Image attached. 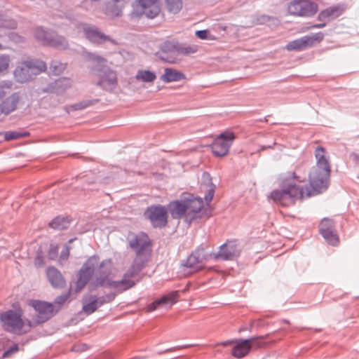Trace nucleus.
Wrapping results in <instances>:
<instances>
[{
  "instance_id": "nucleus-6",
  "label": "nucleus",
  "mask_w": 359,
  "mask_h": 359,
  "mask_svg": "<svg viewBox=\"0 0 359 359\" xmlns=\"http://www.w3.org/2000/svg\"><path fill=\"white\" fill-rule=\"evenodd\" d=\"M46 70L45 62L39 60L24 62L14 71V75L18 81L22 83L29 80L33 75H36Z\"/></svg>"
},
{
  "instance_id": "nucleus-36",
  "label": "nucleus",
  "mask_w": 359,
  "mask_h": 359,
  "mask_svg": "<svg viewBox=\"0 0 359 359\" xmlns=\"http://www.w3.org/2000/svg\"><path fill=\"white\" fill-rule=\"evenodd\" d=\"M66 64L54 62L50 68L54 74H59L66 69Z\"/></svg>"
},
{
  "instance_id": "nucleus-45",
  "label": "nucleus",
  "mask_w": 359,
  "mask_h": 359,
  "mask_svg": "<svg viewBox=\"0 0 359 359\" xmlns=\"http://www.w3.org/2000/svg\"><path fill=\"white\" fill-rule=\"evenodd\" d=\"M35 265L38 267H40L43 265V259L39 256H37L35 259Z\"/></svg>"
},
{
  "instance_id": "nucleus-32",
  "label": "nucleus",
  "mask_w": 359,
  "mask_h": 359,
  "mask_svg": "<svg viewBox=\"0 0 359 359\" xmlns=\"http://www.w3.org/2000/svg\"><path fill=\"white\" fill-rule=\"evenodd\" d=\"M68 224V222H67L65 219L62 217H56L50 223V226L53 229H63L67 228Z\"/></svg>"
},
{
  "instance_id": "nucleus-42",
  "label": "nucleus",
  "mask_w": 359,
  "mask_h": 359,
  "mask_svg": "<svg viewBox=\"0 0 359 359\" xmlns=\"http://www.w3.org/2000/svg\"><path fill=\"white\" fill-rule=\"evenodd\" d=\"M106 13L110 16L111 18L117 17L121 15V9H116V11H112L111 8H108L107 10Z\"/></svg>"
},
{
  "instance_id": "nucleus-12",
  "label": "nucleus",
  "mask_w": 359,
  "mask_h": 359,
  "mask_svg": "<svg viewBox=\"0 0 359 359\" xmlns=\"http://www.w3.org/2000/svg\"><path fill=\"white\" fill-rule=\"evenodd\" d=\"M98 263L99 259L96 256L90 257L84 263L78 273L75 288L76 292H80L86 285L90 278L92 277Z\"/></svg>"
},
{
  "instance_id": "nucleus-8",
  "label": "nucleus",
  "mask_w": 359,
  "mask_h": 359,
  "mask_svg": "<svg viewBox=\"0 0 359 359\" xmlns=\"http://www.w3.org/2000/svg\"><path fill=\"white\" fill-rule=\"evenodd\" d=\"M27 304L36 312V315L31 318L34 327L46 322L55 313V306L51 303L30 299L27 302Z\"/></svg>"
},
{
  "instance_id": "nucleus-39",
  "label": "nucleus",
  "mask_w": 359,
  "mask_h": 359,
  "mask_svg": "<svg viewBox=\"0 0 359 359\" xmlns=\"http://www.w3.org/2000/svg\"><path fill=\"white\" fill-rule=\"evenodd\" d=\"M88 58L90 60H91L95 63H97V64H102V63L105 62V61H106L104 58H103L99 55L93 54V53H89L88 55Z\"/></svg>"
},
{
  "instance_id": "nucleus-20",
  "label": "nucleus",
  "mask_w": 359,
  "mask_h": 359,
  "mask_svg": "<svg viewBox=\"0 0 359 359\" xmlns=\"http://www.w3.org/2000/svg\"><path fill=\"white\" fill-rule=\"evenodd\" d=\"M239 254L238 245L235 242L231 241L222 245L219 252L213 257L215 259L229 260L238 257Z\"/></svg>"
},
{
  "instance_id": "nucleus-24",
  "label": "nucleus",
  "mask_w": 359,
  "mask_h": 359,
  "mask_svg": "<svg viewBox=\"0 0 359 359\" xmlns=\"http://www.w3.org/2000/svg\"><path fill=\"white\" fill-rule=\"evenodd\" d=\"M315 156L316 159V164L313 168H318L320 169H326L331 171L330 164L327 156L325 149L322 147H318L315 151Z\"/></svg>"
},
{
  "instance_id": "nucleus-38",
  "label": "nucleus",
  "mask_w": 359,
  "mask_h": 359,
  "mask_svg": "<svg viewBox=\"0 0 359 359\" xmlns=\"http://www.w3.org/2000/svg\"><path fill=\"white\" fill-rule=\"evenodd\" d=\"M178 54H192L195 53L198 50V48L196 46H188L184 48H182L180 50H178Z\"/></svg>"
},
{
  "instance_id": "nucleus-21",
  "label": "nucleus",
  "mask_w": 359,
  "mask_h": 359,
  "mask_svg": "<svg viewBox=\"0 0 359 359\" xmlns=\"http://www.w3.org/2000/svg\"><path fill=\"white\" fill-rule=\"evenodd\" d=\"M5 95V92L0 88V113L8 114L16 109L19 102V96L13 94L3 100Z\"/></svg>"
},
{
  "instance_id": "nucleus-14",
  "label": "nucleus",
  "mask_w": 359,
  "mask_h": 359,
  "mask_svg": "<svg viewBox=\"0 0 359 359\" xmlns=\"http://www.w3.org/2000/svg\"><path fill=\"white\" fill-rule=\"evenodd\" d=\"M324 34L322 32L306 35L289 42L285 48L288 51H301L313 46L323 41Z\"/></svg>"
},
{
  "instance_id": "nucleus-49",
  "label": "nucleus",
  "mask_w": 359,
  "mask_h": 359,
  "mask_svg": "<svg viewBox=\"0 0 359 359\" xmlns=\"http://www.w3.org/2000/svg\"><path fill=\"white\" fill-rule=\"evenodd\" d=\"M1 48V45L0 44V49Z\"/></svg>"
},
{
  "instance_id": "nucleus-27",
  "label": "nucleus",
  "mask_w": 359,
  "mask_h": 359,
  "mask_svg": "<svg viewBox=\"0 0 359 359\" xmlns=\"http://www.w3.org/2000/svg\"><path fill=\"white\" fill-rule=\"evenodd\" d=\"M344 9L339 6H332L322 11L318 15L320 20L334 19L343 13Z\"/></svg>"
},
{
  "instance_id": "nucleus-35",
  "label": "nucleus",
  "mask_w": 359,
  "mask_h": 359,
  "mask_svg": "<svg viewBox=\"0 0 359 359\" xmlns=\"http://www.w3.org/2000/svg\"><path fill=\"white\" fill-rule=\"evenodd\" d=\"M69 299V294H64L57 297L54 302L55 312L63 305Z\"/></svg>"
},
{
  "instance_id": "nucleus-15",
  "label": "nucleus",
  "mask_w": 359,
  "mask_h": 359,
  "mask_svg": "<svg viewBox=\"0 0 359 359\" xmlns=\"http://www.w3.org/2000/svg\"><path fill=\"white\" fill-rule=\"evenodd\" d=\"M211 257L212 255L205 253L203 250H198L189 256L182 266L189 269L190 273H195L203 269L205 267V263Z\"/></svg>"
},
{
  "instance_id": "nucleus-25",
  "label": "nucleus",
  "mask_w": 359,
  "mask_h": 359,
  "mask_svg": "<svg viewBox=\"0 0 359 359\" xmlns=\"http://www.w3.org/2000/svg\"><path fill=\"white\" fill-rule=\"evenodd\" d=\"M186 79V76L181 72L172 69L165 68L161 79L165 83L176 82Z\"/></svg>"
},
{
  "instance_id": "nucleus-13",
  "label": "nucleus",
  "mask_w": 359,
  "mask_h": 359,
  "mask_svg": "<svg viewBox=\"0 0 359 359\" xmlns=\"http://www.w3.org/2000/svg\"><path fill=\"white\" fill-rule=\"evenodd\" d=\"M144 216L154 227H163L168 223V209L161 205L148 207L144 212Z\"/></svg>"
},
{
  "instance_id": "nucleus-48",
  "label": "nucleus",
  "mask_w": 359,
  "mask_h": 359,
  "mask_svg": "<svg viewBox=\"0 0 359 359\" xmlns=\"http://www.w3.org/2000/svg\"><path fill=\"white\" fill-rule=\"evenodd\" d=\"M86 107V105H81L80 104H76V109H83Z\"/></svg>"
},
{
  "instance_id": "nucleus-3",
  "label": "nucleus",
  "mask_w": 359,
  "mask_h": 359,
  "mask_svg": "<svg viewBox=\"0 0 359 359\" xmlns=\"http://www.w3.org/2000/svg\"><path fill=\"white\" fill-rule=\"evenodd\" d=\"M203 208L201 198L184 193L181 199L170 202L167 209L173 219L184 218L186 222H191L198 217Z\"/></svg>"
},
{
  "instance_id": "nucleus-9",
  "label": "nucleus",
  "mask_w": 359,
  "mask_h": 359,
  "mask_svg": "<svg viewBox=\"0 0 359 359\" xmlns=\"http://www.w3.org/2000/svg\"><path fill=\"white\" fill-rule=\"evenodd\" d=\"M235 139V133L229 130H226L215 137L210 146L213 154L217 157L226 156Z\"/></svg>"
},
{
  "instance_id": "nucleus-34",
  "label": "nucleus",
  "mask_w": 359,
  "mask_h": 359,
  "mask_svg": "<svg viewBox=\"0 0 359 359\" xmlns=\"http://www.w3.org/2000/svg\"><path fill=\"white\" fill-rule=\"evenodd\" d=\"M196 36L201 39H206L210 41L216 40V37L211 34L208 30H198L196 32Z\"/></svg>"
},
{
  "instance_id": "nucleus-30",
  "label": "nucleus",
  "mask_w": 359,
  "mask_h": 359,
  "mask_svg": "<svg viewBox=\"0 0 359 359\" xmlns=\"http://www.w3.org/2000/svg\"><path fill=\"white\" fill-rule=\"evenodd\" d=\"M165 8L171 14L178 13L182 8V0H165Z\"/></svg>"
},
{
  "instance_id": "nucleus-28",
  "label": "nucleus",
  "mask_w": 359,
  "mask_h": 359,
  "mask_svg": "<svg viewBox=\"0 0 359 359\" xmlns=\"http://www.w3.org/2000/svg\"><path fill=\"white\" fill-rule=\"evenodd\" d=\"M102 304V302H100L96 297L90 296L84 299L83 311L87 314H91L96 311L98 306Z\"/></svg>"
},
{
  "instance_id": "nucleus-1",
  "label": "nucleus",
  "mask_w": 359,
  "mask_h": 359,
  "mask_svg": "<svg viewBox=\"0 0 359 359\" xmlns=\"http://www.w3.org/2000/svg\"><path fill=\"white\" fill-rule=\"evenodd\" d=\"M300 168L292 173V178L284 179L280 184V189L273 190L269 198L274 203L283 206L290 207L295 204L297 200L318 194L328 187L330 171L326 169L312 168L309 174V185L300 186L296 184L301 182L299 175Z\"/></svg>"
},
{
  "instance_id": "nucleus-11",
  "label": "nucleus",
  "mask_w": 359,
  "mask_h": 359,
  "mask_svg": "<svg viewBox=\"0 0 359 359\" xmlns=\"http://www.w3.org/2000/svg\"><path fill=\"white\" fill-rule=\"evenodd\" d=\"M127 239L129 246L137 253V256L147 252L148 257H149L151 252V241L146 233L130 232L128 233Z\"/></svg>"
},
{
  "instance_id": "nucleus-46",
  "label": "nucleus",
  "mask_w": 359,
  "mask_h": 359,
  "mask_svg": "<svg viewBox=\"0 0 359 359\" xmlns=\"http://www.w3.org/2000/svg\"><path fill=\"white\" fill-rule=\"evenodd\" d=\"M10 38L11 40L14 41L15 42H19L20 41V36H19L18 34H13L12 33L10 36Z\"/></svg>"
},
{
  "instance_id": "nucleus-23",
  "label": "nucleus",
  "mask_w": 359,
  "mask_h": 359,
  "mask_svg": "<svg viewBox=\"0 0 359 359\" xmlns=\"http://www.w3.org/2000/svg\"><path fill=\"white\" fill-rule=\"evenodd\" d=\"M81 29L83 30L86 37L93 43H99L107 39V36L100 32L95 27L83 25Z\"/></svg>"
},
{
  "instance_id": "nucleus-31",
  "label": "nucleus",
  "mask_w": 359,
  "mask_h": 359,
  "mask_svg": "<svg viewBox=\"0 0 359 359\" xmlns=\"http://www.w3.org/2000/svg\"><path fill=\"white\" fill-rule=\"evenodd\" d=\"M203 179L205 182H207L205 186L206 188L207 194L205 196V200L207 203H210L214 196L215 192V188L213 184L210 182V177L209 174L208 173H203Z\"/></svg>"
},
{
  "instance_id": "nucleus-19",
  "label": "nucleus",
  "mask_w": 359,
  "mask_h": 359,
  "mask_svg": "<svg viewBox=\"0 0 359 359\" xmlns=\"http://www.w3.org/2000/svg\"><path fill=\"white\" fill-rule=\"evenodd\" d=\"M319 231L325 241L330 245H338L339 238L334 230V222L332 219H323L319 226Z\"/></svg>"
},
{
  "instance_id": "nucleus-29",
  "label": "nucleus",
  "mask_w": 359,
  "mask_h": 359,
  "mask_svg": "<svg viewBox=\"0 0 359 359\" xmlns=\"http://www.w3.org/2000/svg\"><path fill=\"white\" fill-rule=\"evenodd\" d=\"M135 79L145 83H152L156 79L155 72L149 70H139L137 71Z\"/></svg>"
},
{
  "instance_id": "nucleus-33",
  "label": "nucleus",
  "mask_w": 359,
  "mask_h": 359,
  "mask_svg": "<svg viewBox=\"0 0 359 359\" xmlns=\"http://www.w3.org/2000/svg\"><path fill=\"white\" fill-rule=\"evenodd\" d=\"M11 62L9 55H0V74H4L7 72Z\"/></svg>"
},
{
  "instance_id": "nucleus-22",
  "label": "nucleus",
  "mask_w": 359,
  "mask_h": 359,
  "mask_svg": "<svg viewBox=\"0 0 359 359\" xmlns=\"http://www.w3.org/2000/svg\"><path fill=\"white\" fill-rule=\"evenodd\" d=\"M178 49L172 42L166 41L161 45L158 55L162 60L175 63L177 61L176 56L178 55Z\"/></svg>"
},
{
  "instance_id": "nucleus-37",
  "label": "nucleus",
  "mask_w": 359,
  "mask_h": 359,
  "mask_svg": "<svg viewBox=\"0 0 359 359\" xmlns=\"http://www.w3.org/2000/svg\"><path fill=\"white\" fill-rule=\"evenodd\" d=\"M0 27L8 29H15L17 27V23L13 20H6L0 18Z\"/></svg>"
},
{
  "instance_id": "nucleus-47",
  "label": "nucleus",
  "mask_w": 359,
  "mask_h": 359,
  "mask_svg": "<svg viewBox=\"0 0 359 359\" xmlns=\"http://www.w3.org/2000/svg\"><path fill=\"white\" fill-rule=\"evenodd\" d=\"M325 26V24H317V25H313L311 27V28H322V27H324Z\"/></svg>"
},
{
  "instance_id": "nucleus-26",
  "label": "nucleus",
  "mask_w": 359,
  "mask_h": 359,
  "mask_svg": "<svg viewBox=\"0 0 359 359\" xmlns=\"http://www.w3.org/2000/svg\"><path fill=\"white\" fill-rule=\"evenodd\" d=\"M47 276L50 284L55 287H62L65 285V280L59 271L54 267L47 269Z\"/></svg>"
},
{
  "instance_id": "nucleus-40",
  "label": "nucleus",
  "mask_w": 359,
  "mask_h": 359,
  "mask_svg": "<svg viewBox=\"0 0 359 359\" xmlns=\"http://www.w3.org/2000/svg\"><path fill=\"white\" fill-rule=\"evenodd\" d=\"M57 252L58 247L57 245H51L48 251V257L50 259H54L57 257Z\"/></svg>"
},
{
  "instance_id": "nucleus-7",
  "label": "nucleus",
  "mask_w": 359,
  "mask_h": 359,
  "mask_svg": "<svg viewBox=\"0 0 359 359\" xmlns=\"http://www.w3.org/2000/svg\"><path fill=\"white\" fill-rule=\"evenodd\" d=\"M90 74L97 79V86L104 90H111L117 85L116 72L107 66H102L101 68L93 67L90 69Z\"/></svg>"
},
{
  "instance_id": "nucleus-16",
  "label": "nucleus",
  "mask_w": 359,
  "mask_h": 359,
  "mask_svg": "<svg viewBox=\"0 0 359 359\" xmlns=\"http://www.w3.org/2000/svg\"><path fill=\"white\" fill-rule=\"evenodd\" d=\"M35 38L43 45L50 46L57 48L65 49L68 43L61 36L48 34L42 28H37L34 32Z\"/></svg>"
},
{
  "instance_id": "nucleus-5",
  "label": "nucleus",
  "mask_w": 359,
  "mask_h": 359,
  "mask_svg": "<svg viewBox=\"0 0 359 359\" xmlns=\"http://www.w3.org/2000/svg\"><path fill=\"white\" fill-rule=\"evenodd\" d=\"M264 337H252L248 339H229L222 344L231 347V355L241 358L246 356L252 349L258 348L266 345Z\"/></svg>"
},
{
  "instance_id": "nucleus-17",
  "label": "nucleus",
  "mask_w": 359,
  "mask_h": 359,
  "mask_svg": "<svg viewBox=\"0 0 359 359\" xmlns=\"http://www.w3.org/2000/svg\"><path fill=\"white\" fill-rule=\"evenodd\" d=\"M161 8L158 0H139L135 10L132 13L133 17L144 14L148 18H154L160 13Z\"/></svg>"
},
{
  "instance_id": "nucleus-2",
  "label": "nucleus",
  "mask_w": 359,
  "mask_h": 359,
  "mask_svg": "<svg viewBox=\"0 0 359 359\" xmlns=\"http://www.w3.org/2000/svg\"><path fill=\"white\" fill-rule=\"evenodd\" d=\"M112 269L113 263L111 259L102 261L96 271L95 278L90 283V287L95 289L98 287H108L117 292H122L135 285L133 280L135 273L130 271L126 273L121 280H111L110 275Z\"/></svg>"
},
{
  "instance_id": "nucleus-41",
  "label": "nucleus",
  "mask_w": 359,
  "mask_h": 359,
  "mask_svg": "<svg viewBox=\"0 0 359 359\" xmlns=\"http://www.w3.org/2000/svg\"><path fill=\"white\" fill-rule=\"evenodd\" d=\"M18 350H19V348H18V345H14L10 349H8V351L4 352L3 357L4 358H9V357L12 356V355L14 353L18 352Z\"/></svg>"
},
{
  "instance_id": "nucleus-10",
  "label": "nucleus",
  "mask_w": 359,
  "mask_h": 359,
  "mask_svg": "<svg viewBox=\"0 0 359 359\" xmlns=\"http://www.w3.org/2000/svg\"><path fill=\"white\" fill-rule=\"evenodd\" d=\"M318 10V4L308 0H297L291 2L287 7L290 14L300 17H311Z\"/></svg>"
},
{
  "instance_id": "nucleus-44",
  "label": "nucleus",
  "mask_w": 359,
  "mask_h": 359,
  "mask_svg": "<svg viewBox=\"0 0 359 359\" xmlns=\"http://www.w3.org/2000/svg\"><path fill=\"white\" fill-rule=\"evenodd\" d=\"M69 249L68 247H66L65 249H64L60 255V257L63 259H67L69 257Z\"/></svg>"
},
{
  "instance_id": "nucleus-43",
  "label": "nucleus",
  "mask_w": 359,
  "mask_h": 359,
  "mask_svg": "<svg viewBox=\"0 0 359 359\" xmlns=\"http://www.w3.org/2000/svg\"><path fill=\"white\" fill-rule=\"evenodd\" d=\"M18 137H20V135L18 133L8 132L5 134V138L7 140L18 139Z\"/></svg>"
},
{
  "instance_id": "nucleus-18",
  "label": "nucleus",
  "mask_w": 359,
  "mask_h": 359,
  "mask_svg": "<svg viewBox=\"0 0 359 359\" xmlns=\"http://www.w3.org/2000/svg\"><path fill=\"white\" fill-rule=\"evenodd\" d=\"M179 297L180 295L177 291L170 292L149 304L146 308V312L149 313L154 311L159 307H163L166 309H170L177 302Z\"/></svg>"
},
{
  "instance_id": "nucleus-4",
  "label": "nucleus",
  "mask_w": 359,
  "mask_h": 359,
  "mask_svg": "<svg viewBox=\"0 0 359 359\" xmlns=\"http://www.w3.org/2000/svg\"><path fill=\"white\" fill-rule=\"evenodd\" d=\"M23 310L19 303L13 304V309L0 314V320L5 330L18 334L29 332L33 325L31 319L23 317Z\"/></svg>"
}]
</instances>
